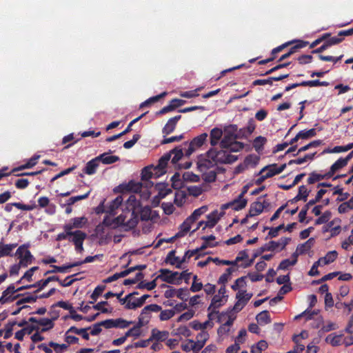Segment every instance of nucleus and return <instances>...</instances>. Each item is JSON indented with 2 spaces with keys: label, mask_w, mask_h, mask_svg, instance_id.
<instances>
[{
  "label": "nucleus",
  "mask_w": 353,
  "mask_h": 353,
  "mask_svg": "<svg viewBox=\"0 0 353 353\" xmlns=\"http://www.w3.org/2000/svg\"><path fill=\"white\" fill-rule=\"evenodd\" d=\"M142 188V183L140 182L130 181L126 185V190L128 191L138 192L141 191Z\"/></svg>",
  "instance_id": "nucleus-50"
},
{
  "label": "nucleus",
  "mask_w": 353,
  "mask_h": 353,
  "mask_svg": "<svg viewBox=\"0 0 353 353\" xmlns=\"http://www.w3.org/2000/svg\"><path fill=\"white\" fill-rule=\"evenodd\" d=\"M123 198L121 196H118L111 203L106 207L104 211L106 213L114 214L116 209H117L122 203Z\"/></svg>",
  "instance_id": "nucleus-32"
},
{
  "label": "nucleus",
  "mask_w": 353,
  "mask_h": 353,
  "mask_svg": "<svg viewBox=\"0 0 353 353\" xmlns=\"http://www.w3.org/2000/svg\"><path fill=\"white\" fill-rule=\"evenodd\" d=\"M223 139L220 141V148L224 153L238 152L242 150L245 144L236 141L237 125L230 124L224 127L223 130Z\"/></svg>",
  "instance_id": "nucleus-1"
},
{
  "label": "nucleus",
  "mask_w": 353,
  "mask_h": 353,
  "mask_svg": "<svg viewBox=\"0 0 353 353\" xmlns=\"http://www.w3.org/2000/svg\"><path fill=\"white\" fill-rule=\"evenodd\" d=\"M321 144V141H319V140L312 141L310 143H307V144L301 147L300 148H299L296 154H299V153L305 151L308 149L319 147Z\"/></svg>",
  "instance_id": "nucleus-52"
},
{
  "label": "nucleus",
  "mask_w": 353,
  "mask_h": 353,
  "mask_svg": "<svg viewBox=\"0 0 353 353\" xmlns=\"http://www.w3.org/2000/svg\"><path fill=\"white\" fill-rule=\"evenodd\" d=\"M233 205V209L239 210L244 208L247 204V200L243 198V194L239 195L238 198L231 202Z\"/></svg>",
  "instance_id": "nucleus-36"
},
{
  "label": "nucleus",
  "mask_w": 353,
  "mask_h": 353,
  "mask_svg": "<svg viewBox=\"0 0 353 353\" xmlns=\"http://www.w3.org/2000/svg\"><path fill=\"white\" fill-rule=\"evenodd\" d=\"M351 210H353V198L346 202L342 203L338 208V211L341 214L346 213Z\"/></svg>",
  "instance_id": "nucleus-44"
},
{
  "label": "nucleus",
  "mask_w": 353,
  "mask_h": 353,
  "mask_svg": "<svg viewBox=\"0 0 353 353\" xmlns=\"http://www.w3.org/2000/svg\"><path fill=\"white\" fill-rule=\"evenodd\" d=\"M201 88H199L197 89L190 90V91H185V92H181L179 95L181 97L191 99L199 96L198 91L200 90Z\"/></svg>",
  "instance_id": "nucleus-59"
},
{
  "label": "nucleus",
  "mask_w": 353,
  "mask_h": 353,
  "mask_svg": "<svg viewBox=\"0 0 353 353\" xmlns=\"http://www.w3.org/2000/svg\"><path fill=\"white\" fill-rule=\"evenodd\" d=\"M343 335L329 334L325 338V342L331 344L332 346H339L342 343Z\"/></svg>",
  "instance_id": "nucleus-38"
},
{
  "label": "nucleus",
  "mask_w": 353,
  "mask_h": 353,
  "mask_svg": "<svg viewBox=\"0 0 353 353\" xmlns=\"http://www.w3.org/2000/svg\"><path fill=\"white\" fill-rule=\"evenodd\" d=\"M152 211L150 207H148V206L143 207L140 211L141 219L145 220V221L151 219H152Z\"/></svg>",
  "instance_id": "nucleus-51"
},
{
  "label": "nucleus",
  "mask_w": 353,
  "mask_h": 353,
  "mask_svg": "<svg viewBox=\"0 0 353 353\" xmlns=\"http://www.w3.org/2000/svg\"><path fill=\"white\" fill-rule=\"evenodd\" d=\"M226 301V299L220 294L214 296L212 303L208 307V310H212V312H216L215 310L219 307L223 302Z\"/></svg>",
  "instance_id": "nucleus-28"
},
{
  "label": "nucleus",
  "mask_w": 353,
  "mask_h": 353,
  "mask_svg": "<svg viewBox=\"0 0 353 353\" xmlns=\"http://www.w3.org/2000/svg\"><path fill=\"white\" fill-rule=\"evenodd\" d=\"M192 223L193 221L188 217L181 225L180 231L175 235V237H181L187 234L190 231Z\"/></svg>",
  "instance_id": "nucleus-34"
},
{
  "label": "nucleus",
  "mask_w": 353,
  "mask_h": 353,
  "mask_svg": "<svg viewBox=\"0 0 353 353\" xmlns=\"http://www.w3.org/2000/svg\"><path fill=\"white\" fill-rule=\"evenodd\" d=\"M292 43H296L294 46L290 48L288 51L291 54L296 52L299 49L303 48L310 44L309 41L303 40H294Z\"/></svg>",
  "instance_id": "nucleus-39"
},
{
  "label": "nucleus",
  "mask_w": 353,
  "mask_h": 353,
  "mask_svg": "<svg viewBox=\"0 0 353 353\" xmlns=\"http://www.w3.org/2000/svg\"><path fill=\"white\" fill-rule=\"evenodd\" d=\"M290 240V238H281L279 241H270L261 248V250L262 252L274 251L277 249L282 250L285 248Z\"/></svg>",
  "instance_id": "nucleus-10"
},
{
  "label": "nucleus",
  "mask_w": 353,
  "mask_h": 353,
  "mask_svg": "<svg viewBox=\"0 0 353 353\" xmlns=\"http://www.w3.org/2000/svg\"><path fill=\"white\" fill-rule=\"evenodd\" d=\"M49 345L52 347L57 353H62L68 348L66 344L60 345L54 342H50Z\"/></svg>",
  "instance_id": "nucleus-60"
},
{
  "label": "nucleus",
  "mask_w": 353,
  "mask_h": 353,
  "mask_svg": "<svg viewBox=\"0 0 353 353\" xmlns=\"http://www.w3.org/2000/svg\"><path fill=\"white\" fill-rule=\"evenodd\" d=\"M351 156H347L345 158H340L330 168V171L326 173L327 177H332L336 172L344 168L350 160Z\"/></svg>",
  "instance_id": "nucleus-16"
},
{
  "label": "nucleus",
  "mask_w": 353,
  "mask_h": 353,
  "mask_svg": "<svg viewBox=\"0 0 353 353\" xmlns=\"http://www.w3.org/2000/svg\"><path fill=\"white\" fill-rule=\"evenodd\" d=\"M332 213L330 211H326L316 220L315 223L316 225L325 223L330 219Z\"/></svg>",
  "instance_id": "nucleus-57"
},
{
  "label": "nucleus",
  "mask_w": 353,
  "mask_h": 353,
  "mask_svg": "<svg viewBox=\"0 0 353 353\" xmlns=\"http://www.w3.org/2000/svg\"><path fill=\"white\" fill-rule=\"evenodd\" d=\"M296 59L299 64L305 65L311 63L313 59V57L312 55L303 54L301 56H299Z\"/></svg>",
  "instance_id": "nucleus-63"
},
{
  "label": "nucleus",
  "mask_w": 353,
  "mask_h": 353,
  "mask_svg": "<svg viewBox=\"0 0 353 353\" xmlns=\"http://www.w3.org/2000/svg\"><path fill=\"white\" fill-rule=\"evenodd\" d=\"M208 189L209 185L204 183L202 185H190L188 188V191L190 195L198 196Z\"/></svg>",
  "instance_id": "nucleus-27"
},
{
  "label": "nucleus",
  "mask_w": 353,
  "mask_h": 353,
  "mask_svg": "<svg viewBox=\"0 0 353 353\" xmlns=\"http://www.w3.org/2000/svg\"><path fill=\"white\" fill-rule=\"evenodd\" d=\"M316 134V130L314 128L300 131L296 135V137L290 141V144H291L292 145L288 149L285 154H288L289 153L294 152L297 150V145H293V144L295 142H296L299 139H307L309 138L314 137Z\"/></svg>",
  "instance_id": "nucleus-5"
},
{
  "label": "nucleus",
  "mask_w": 353,
  "mask_h": 353,
  "mask_svg": "<svg viewBox=\"0 0 353 353\" xmlns=\"http://www.w3.org/2000/svg\"><path fill=\"white\" fill-rule=\"evenodd\" d=\"M80 265V263H72L68 265H63V266H57V265H52L53 270L48 271L46 274L49 273H54V272H65L67 270L72 268L75 266Z\"/></svg>",
  "instance_id": "nucleus-41"
},
{
  "label": "nucleus",
  "mask_w": 353,
  "mask_h": 353,
  "mask_svg": "<svg viewBox=\"0 0 353 353\" xmlns=\"http://www.w3.org/2000/svg\"><path fill=\"white\" fill-rule=\"evenodd\" d=\"M174 314L175 312L172 310H161L159 318L161 321H167L171 319Z\"/></svg>",
  "instance_id": "nucleus-58"
},
{
  "label": "nucleus",
  "mask_w": 353,
  "mask_h": 353,
  "mask_svg": "<svg viewBox=\"0 0 353 353\" xmlns=\"http://www.w3.org/2000/svg\"><path fill=\"white\" fill-rule=\"evenodd\" d=\"M223 136V130L214 128L211 130L210 133V141L212 146H215L218 143L220 144L221 139Z\"/></svg>",
  "instance_id": "nucleus-22"
},
{
  "label": "nucleus",
  "mask_w": 353,
  "mask_h": 353,
  "mask_svg": "<svg viewBox=\"0 0 353 353\" xmlns=\"http://www.w3.org/2000/svg\"><path fill=\"white\" fill-rule=\"evenodd\" d=\"M181 348L185 352L192 351L193 353H199L200 352L197 348L194 341L192 339L187 340L186 343L181 345Z\"/></svg>",
  "instance_id": "nucleus-40"
},
{
  "label": "nucleus",
  "mask_w": 353,
  "mask_h": 353,
  "mask_svg": "<svg viewBox=\"0 0 353 353\" xmlns=\"http://www.w3.org/2000/svg\"><path fill=\"white\" fill-rule=\"evenodd\" d=\"M215 239L216 238L214 235L202 236L201 239L203 240L204 242L202 244V245L200 247V250H201L203 251L208 247L213 248V247L218 245V244H219L218 242H214V243L213 242L215 240Z\"/></svg>",
  "instance_id": "nucleus-31"
},
{
  "label": "nucleus",
  "mask_w": 353,
  "mask_h": 353,
  "mask_svg": "<svg viewBox=\"0 0 353 353\" xmlns=\"http://www.w3.org/2000/svg\"><path fill=\"white\" fill-rule=\"evenodd\" d=\"M183 178L184 181H190V182H198L199 181V176L198 175H196L192 172H185L183 175Z\"/></svg>",
  "instance_id": "nucleus-64"
},
{
  "label": "nucleus",
  "mask_w": 353,
  "mask_h": 353,
  "mask_svg": "<svg viewBox=\"0 0 353 353\" xmlns=\"http://www.w3.org/2000/svg\"><path fill=\"white\" fill-rule=\"evenodd\" d=\"M256 319L259 324H268L271 321L269 312L266 310L259 313L256 316Z\"/></svg>",
  "instance_id": "nucleus-47"
},
{
  "label": "nucleus",
  "mask_w": 353,
  "mask_h": 353,
  "mask_svg": "<svg viewBox=\"0 0 353 353\" xmlns=\"http://www.w3.org/2000/svg\"><path fill=\"white\" fill-rule=\"evenodd\" d=\"M314 244V238L309 239L306 242L302 244H299L295 252H297L299 254H303L307 251H309L312 247Z\"/></svg>",
  "instance_id": "nucleus-29"
},
{
  "label": "nucleus",
  "mask_w": 353,
  "mask_h": 353,
  "mask_svg": "<svg viewBox=\"0 0 353 353\" xmlns=\"http://www.w3.org/2000/svg\"><path fill=\"white\" fill-rule=\"evenodd\" d=\"M89 329H90V327L78 329L75 327H71L68 330L67 334H68L69 332H74L77 334L81 335L84 339L88 340L89 339V334L87 332V330Z\"/></svg>",
  "instance_id": "nucleus-46"
},
{
  "label": "nucleus",
  "mask_w": 353,
  "mask_h": 353,
  "mask_svg": "<svg viewBox=\"0 0 353 353\" xmlns=\"http://www.w3.org/2000/svg\"><path fill=\"white\" fill-rule=\"evenodd\" d=\"M170 156H163L157 165H150L143 169L141 180L147 181L153 175L159 176L165 173V168L170 160Z\"/></svg>",
  "instance_id": "nucleus-3"
},
{
  "label": "nucleus",
  "mask_w": 353,
  "mask_h": 353,
  "mask_svg": "<svg viewBox=\"0 0 353 353\" xmlns=\"http://www.w3.org/2000/svg\"><path fill=\"white\" fill-rule=\"evenodd\" d=\"M87 223V219L84 216L77 217L71 220L70 223L65 224L64 230H74V229L82 228Z\"/></svg>",
  "instance_id": "nucleus-18"
},
{
  "label": "nucleus",
  "mask_w": 353,
  "mask_h": 353,
  "mask_svg": "<svg viewBox=\"0 0 353 353\" xmlns=\"http://www.w3.org/2000/svg\"><path fill=\"white\" fill-rule=\"evenodd\" d=\"M160 273L157 279H160L168 283L179 284V272H172L167 269H161L160 270Z\"/></svg>",
  "instance_id": "nucleus-12"
},
{
  "label": "nucleus",
  "mask_w": 353,
  "mask_h": 353,
  "mask_svg": "<svg viewBox=\"0 0 353 353\" xmlns=\"http://www.w3.org/2000/svg\"><path fill=\"white\" fill-rule=\"evenodd\" d=\"M17 244H7L0 245V258L8 256L14 248L17 247Z\"/></svg>",
  "instance_id": "nucleus-48"
},
{
  "label": "nucleus",
  "mask_w": 353,
  "mask_h": 353,
  "mask_svg": "<svg viewBox=\"0 0 353 353\" xmlns=\"http://www.w3.org/2000/svg\"><path fill=\"white\" fill-rule=\"evenodd\" d=\"M198 160V168L201 172L205 171L206 169L213 168L216 165L218 161H221L225 163H230L235 161L237 158L236 156H222V158L217 159L218 156H204Z\"/></svg>",
  "instance_id": "nucleus-4"
},
{
  "label": "nucleus",
  "mask_w": 353,
  "mask_h": 353,
  "mask_svg": "<svg viewBox=\"0 0 353 353\" xmlns=\"http://www.w3.org/2000/svg\"><path fill=\"white\" fill-rule=\"evenodd\" d=\"M259 161V157L258 156H247L244 162L236 168L235 172L240 173L249 167H254L258 163Z\"/></svg>",
  "instance_id": "nucleus-15"
},
{
  "label": "nucleus",
  "mask_w": 353,
  "mask_h": 353,
  "mask_svg": "<svg viewBox=\"0 0 353 353\" xmlns=\"http://www.w3.org/2000/svg\"><path fill=\"white\" fill-rule=\"evenodd\" d=\"M181 119V114L176 115L174 117L170 118L163 128L162 132L165 134H171L175 130L176 124Z\"/></svg>",
  "instance_id": "nucleus-20"
},
{
  "label": "nucleus",
  "mask_w": 353,
  "mask_h": 353,
  "mask_svg": "<svg viewBox=\"0 0 353 353\" xmlns=\"http://www.w3.org/2000/svg\"><path fill=\"white\" fill-rule=\"evenodd\" d=\"M286 167V164H281L280 166H277L276 164L273 163L264 167L261 172L265 174L266 177L270 178L276 174L281 173Z\"/></svg>",
  "instance_id": "nucleus-13"
},
{
  "label": "nucleus",
  "mask_w": 353,
  "mask_h": 353,
  "mask_svg": "<svg viewBox=\"0 0 353 353\" xmlns=\"http://www.w3.org/2000/svg\"><path fill=\"white\" fill-rule=\"evenodd\" d=\"M353 148V143H349L346 145H341V146H335L332 149L330 148H325L323 149L319 154H325L326 153H340V152H345L350 150H351Z\"/></svg>",
  "instance_id": "nucleus-24"
},
{
  "label": "nucleus",
  "mask_w": 353,
  "mask_h": 353,
  "mask_svg": "<svg viewBox=\"0 0 353 353\" xmlns=\"http://www.w3.org/2000/svg\"><path fill=\"white\" fill-rule=\"evenodd\" d=\"M266 204L268 203L265 202L263 197L259 198L256 202H254L251 204L249 211V216H254L261 213Z\"/></svg>",
  "instance_id": "nucleus-14"
},
{
  "label": "nucleus",
  "mask_w": 353,
  "mask_h": 353,
  "mask_svg": "<svg viewBox=\"0 0 353 353\" xmlns=\"http://www.w3.org/2000/svg\"><path fill=\"white\" fill-rule=\"evenodd\" d=\"M115 323V327H119V328H125L130 326L132 322V321H128L126 320H124L123 319H114Z\"/></svg>",
  "instance_id": "nucleus-61"
},
{
  "label": "nucleus",
  "mask_w": 353,
  "mask_h": 353,
  "mask_svg": "<svg viewBox=\"0 0 353 353\" xmlns=\"http://www.w3.org/2000/svg\"><path fill=\"white\" fill-rule=\"evenodd\" d=\"M103 156H97L94 159L90 161L84 168V172L87 174H92L95 172L97 168L101 163V157Z\"/></svg>",
  "instance_id": "nucleus-23"
},
{
  "label": "nucleus",
  "mask_w": 353,
  "mask_h": 353,
  "mask_svg": "<svg viewBox=\"0 0 353 353\" xmlns=\"http://www.w3.org/2000/svg\"><path fill=\"white\" fill-rule=\"evenodd\" d=\"M134 293L128 294L123 299L120 300L121 304H125V307L128 310L136 309L141 307L143 305L140 303L139 299H133Z\"/></svg>",
  "instance_id": "nucleus-17"
},
{
  "label": "nucleus",
  "mask_w": 353,
  "mask_h": 353,
  "mask_svg": "<svg viewBox=\"0 0 353 353\" xmlns=\"http://www.w3.org/2000/svg\"><path fill=\"white\" fill-rule=\"evenodd\" d=\"M57 318V316H55L54 318H52V319H40L39 320H38V324L39 325H41V326H43L45 327L42 328V331L44 332V331H47L49 329H51L53 325H54V323L52 322V320H54Z\"/></svg>",
  "instance_id": "nucleus-45"
},
{
  "label": "nucleus",
  "mask_w": 353,
  "mask_h": 353,
  "mask_svg": "<svg viewBox=\"0 0 353 353\" xmlns=\"http://www.w3.org/2000/svg\"><path fill=\"white\" fill-rule=\"evenodd\" d=\"M234 268L231 267L226 269L225 272L222 274L219 278V282L221 283H225L230 279L232 273L234 271Z\"/></svg>",
  "instance_id": "nucleus-56"
},
{
  "label": "nucleus",
  "mask_w": 353,
  "mask_h": 353,
  "mask_svg": "<svg viewBox=\"0 0 353 353\" xmlns=\"http://www.w3.org/2000/svg\"><path fill=\"white\" fill-rule=\"evenodd\" d=\"M202 176H203V179L205 182L211 183V182H213L215 181L216 174L215 171L213 170H210L208 172H204Z\"/></svg>",
  "instance_id": "nucleus-54"
},
{
  "label": "nucleus",
  "mask_w": 353,
  "mask_h": 353,
  "mask_svg": "<svg viewBox=\"0 0 353 353\" xmlns=\"http://www.w3.org/2000/svg\"><path fill=\"white\" fill-rule=\"evenodd\" d=\"M343 55H340L339 57H332V56H330V55H322V54H319V59L321 61H332L334 63H337L338 61H339L340 60L342 59Z\"/></svg>",
  "instance_id": "nucleus-55"
},
{
  "label": "nucleus",
  "mask_w": 353,
  "mask_h": 353,
  "mask_svg": "<svg viewBox=\"0 0 353 353\" xmlns=\"http://www.w3.org/2000/svg\"><path fill=\"white\" fill-rule=\"evenodd\" d=\"M337 256V252L334 250L328 252L325 256L320 258L319 260L322 265H327L334 262L336 259Z\"/></svg>",
  "instance_id": "nucleus-33"
},
{
  "label": "nucleus",
  "mask_w": 353,
  "mask_h": 353,
  "mask_svg": "<svg viewBox=\"0 0 353 353\" xmlns=\"http://www.w3.org/2000/svg\"><path fill=\"white\" fill-rule=\"evenodd\" d=\"M209 339V334L205 330H202L199 332L196 337V341H194L197 348L200 351L205 345L206 341Z\"/></svg>",
  "instance_id": "nucleus-25"
},
{
  "label": "nucleus",
  "mask_w": 353,
  "mask_h": 353,
  "mask_svg": "<svg viewBox=\"0 0 353 353\" xmlns=\"http://www.w3.org/2000/svg\"><path fill=\"white\" fill-rule=\"evenodd\" d=\"M39 156H37L31 158L27 163L12 169L10 172H6V171L8 170V168L3 167L2 169L0 170V180L3 177L9 176L10 174L14 173L15 172L33 167L34 165L37 164V159H39Z\"/></svg>",
  "instance_id": "nucleus-9"
},
{
  "label": "nucleus",
  "mask_w": 353,
  "mask_h": 353,
  "mask_svg": "<svg viewBox=\"0 0 353 353\" xmlns=\"http://www.w3.org/2000/svg\"><path fill=\"white\" fill-rule=\"evenodd\" d=\"M87 234L81 230H71V234L69 235L68 241L72 242L75 245L76 250L81 252L83 250V242Z\"/></svg>",
  "instance_id": "nucleus-7"
},
{
  "label": "nucleus",
  "mask_w": 353,
  "mask_h": 353,
  "mask_svg": "<svg viewBox=\"0 0 353 353\" xmlns=\"http://www.w3.org/2000/svg\"><path fill=\"white\" fill-rule=\"evenodd\" d=\"M77 136L78 135H74V133H71L67 136H65L62 139V143L67 144L66 146L64 147V148H68L72 145H74L75 143H77L78 141H79L81 138H78Z\"/></svg>",
  "instance_id": "nucleus-37"
},
{
  "label": "nucleus",
  "mask_w": 353,
  "mask_h": 353,
  "mask_svg": "<svg viewBox=\"0 0 353 353\" xmlns=\"http://www.w3.org/2000/svg\"><path fill=\"white\" fill-rule=\"evenodd\" d=\"M299 254L297 252H294L292 255V260L290 261L289 259H285L282 261L279 265L278 269L279 270H286L290 265H294L297 262V258H298Z\"/></svg>",
  "instance_id": "nucleus-35"
},
{
  "label": "nucleus",
  "mask_w": 353,
  "mask_h": 353,
  "mask_svg": "<svg viewBox=\"0 0 353 353\" xmlns=\"http://www.w3.org/2000/svg\"><path fill=\"white\" fill-rule=\"evenodd\" d=\"M203 143L201 141V136L194 137L190 143L185 142L183 145L187 147V151L185 154H192L196 149L202 146Z\"/></svg>",
  "instance_id": "nucleus-19"
},
{
  "label": "nucleus",
  "mask_w": 353,
  "mask_h": 353,
  "mask_svg": "<svg viewBox=\"0 0 353 353\" xmlns=\"http://www.w3.org/2000/svg\"><path fill=\"white\" fill-rule=\"evenodd\" d=\"M16 289L14 288V286L11 285H10L3 292L0 298V303H4L8 301H12L13 300L16 299L19 295L16 296L15 297L11 299V296L12 294H14V292H16Z\"/></svg>",
  "instance_id": "nucleus-26"
},
{
  "label": "nucleus",
  "mask_w": 353,
  "mask_h": 353,
  "mask_svg": "<svg viewBox=\"0 0 353 353\" xmlns=\"http://www.w3.org/2000/svg\"><path fill=\"white\" fill-rule=\"evenodd\" d=\"M169 336V332L163 330L160 331L157 329H153L151 332V336L148 341H165Z\"/></svg>",
  "instance_id": "nucleus-21"
},
{
  "label": "nucleus",
  "mask_w": 353,
  "mask_h": 353,
  "mask_svg": "<svg viewBox=\"0 0 353 353\" xmlns=\"http://www.w3.org/2000/svg\"><path fill=\"white\" fill-rule=\"evenodd\" d=\"M309 194V192L307 191V188L305 185H301L299 187V193L294 199L295 201L303 200L305 201L307 200V197Z\"/></svg>",
  "instance_id": "nucleus-49"
},
{
  "label": "nucleus",
  "mask_w": 353,
  "mask_h": 353,
  "mask_svg": "<svg viewBox=\"0 0 353 353\" xmlns=\"http://www.w3.org/2000/svg\"><path fill=\"white\" fill-rule=\"evenodd\" d=\"M139 205V202L137 200L136 196L130 195L126 201L128 212L116 218L117 224L123 225L128 229L134 228L138 223L137 208Z\"/></svg>",
  "instance_id": "nucleus-2"
},
{
  "label": "nucleus",
  "mask_w": 353,
  "mask_h": 353,
  "mask_svg": "<svg viewBox=\"0 0 353 353\" xmlns=\"http://www.w3.org/2000/svg\"><path fill=\"white\" fill-rule=\"evenodd\" d=\"M143 326V323H137V324L132 328L130 329L125 334V337L135 336L139 337L141 335V327Z\"/></svg>",
  "instance_id": "nucleus-42"
},
{
  "label": "nucleus",
  "mask_w": 353,
  "mask_h": 353,
  "mask_svg": "<svg viewBox=\"0 0 353 353\" xmlns=\"http://www.w3.org/2000/svg\"><path fill=\"white\" fill-rule=\"evenodd\" d=\"M223 214V213L219 214L217 210H214V212H212V213L207 216L206 221H200L198 223L197 228L194 231L198 230L200 227L203 225V230H205L206 228H213L217 223V222L219 221V220L220 219L221 216Z\"/></svg>",
  "instance_id": "nucleus-11"
},
{
  "label": "nucleus",
  "mask_w": 353,
  "mask_h": 353,
  "mask_svg": "<svg viewBox=\"0 0 353 353\" xmlns=\"http://www.w3.org/2000/svg\"><path fill=\"white\" fill-rule=\"evenodd\" d=\"M161 310V307L160 305H158L157 304H151V305L145 306L143 309V315L144 314H150V313L152 312H160Z\"/></svg>",
  "instance_id": "nucleus-53"
},
{
  "label": "nucleus",
  "mask_w": 353,
  "mask_h": 353,
  "mask_svg": "<svg viewBox=\"0 0 353 353\" xmlns=\"http://www.w3.org/2000/svg\"><path fill=\"white\" fill-rule=\"evenodd\" d=\"M252 296V293H247L245 290H239L236 294V299H237V301L233 307V310L235 312L241 311L250 301Z\"/></svg>",
  "instance_id": "nucleus-8"
},
{
  "label": "nucleus",
  "mask_w": 353,
  "mask_h": 353,
  "mask_svg": "<svg viewBox=\"0 0 353 353\" xmlns=\"http://www.w3.org/2000/svg\"><path fill=\"white\" fill-rule=\"evenodd\" d=\"M208 211V207L206 205H203L196 210H195L193 213L189 216V218L194 223L197 221L200 216L205 214Z\"/></svg>",
  "instance_id": "nucleus-43"
},
{
  "label": "nucleus",
  "mask_w": 353,
  "mask_h": 353,
  "mask_svg": "<svg viewBox=\"0 0 353 353\" xmlns=\"http://www.w3.org/2000/svg\"><path fill=\"white\" fill-rule=\"evenodd\" d=\"M141 138V135L139 134H134L132 139L123 143V147L126 149H130L139 141Z\"/></svg>",
  "instance_id": "nucleus-62"
},
{
  "label": "nucleus",
  "mask_w": 353,
  "mask_h": 353,
  "mask_svg": "<svg viewBox=\"0 0 353 353\" xmlns=\"http://www.w3.org/2000/svg\"><path fill=\"white\" fill-rule=\"evenodd\" d=\"M267 139L262 136H259L253 140L252 146L255 151L259 154L263 150L264 145L267 143Z\"/></svg>",
  "instance_id": "nucleus-30"
},
{
  "label": "nucleus",
  "mask_w": 353,
  "mask_h": 353,
  "mask_svg": "<svg viewBox=\"0 0 353 353\" xmlns=\"http://www.w3.org/2000/svg\"><path fill=\"white\" fill-rule=\"evenodd\" d=\"M16 255L19 259V264L23 268L27 267L32 263L34 258L26 245H21L16 252Z\"/></svg>",
  "instance_id": "nucleus-6"
}]
</instances>
